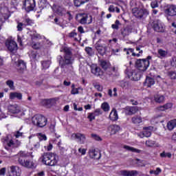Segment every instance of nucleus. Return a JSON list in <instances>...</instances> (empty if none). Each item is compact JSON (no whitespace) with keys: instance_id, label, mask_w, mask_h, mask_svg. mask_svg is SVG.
<instances>
[{"instance_id":"f257e3e1","label":"nucleus","mask_w":176,"mask_h":176,"mask_svg":"<svg viewBox=\"0 0 176 176\" xmlns=\"http://www.w3.org/2000/svg\"><path fill=\"white\" fill-rule=\"evenodd\" d=\"M63 50L65 53L64 58L59 56L58 60L60 68L65 69L68 65H72L74 61L72 60V51L71 50V48L66 47Z\"/></svg>"},{"instance_id":"f03ea898","label":"nucleus","mask_w":176,"mask_h":176,"mask_svg":"<svg viewBox=\"0 0 176 176\" xmlns=\"http://www.w3.org/2000/svg\"><path fill=\"white\" fill-rule=\"evenodd\" d=\"M58 157L57 155L53 153H44L43 155V163L45 164V166H56L57 164V162Z\"/></svg>"},{"instance_id":"7ed1b4c3","label":"nucleus","mask_w":176,"mask_h":176,"mask_svg":"<svg viewBox=\"0 0 176 176\" xmlns=\"http://www.w3.org/2000/svg\"><path fill=\"white\" fill-rule=\"evenodd\" d=\"M32 123L37 127H45L47 124V118L41 114H37L32 118Z\"/></svg>"},{"instance_id":"20e7f679","label":"nucleus","mask_w":176,"mask_h":176,"mask_svg":"<svg viewBox=\"0 0 176 176\" xmlns=\"http://www.w3.org/2000/svg\"><path fill=\"white\" fill-rule=\"evenodd\" d=\"M135 66L142 72H144L149 67V60L146 59H138L135 62Z\"/></svg>"},{"instance_id":"39448f33","label":"nucleus","mask_w":176,"mask_h":176,"mask_svg":"<svg viewBox=\"0 0 176 176\" xmlns=\"http://www.w3.org/2000/svg\"><path fill=\"white\" fill-rule=\"evenodd\" d=\"M133 14L137 19H142L146 17L149 12L146 10V9H138L135 8L133 10Z\"/></svg>"},{"instance_id":"423d86ee","label":"nucleus","mask_w":176,"mask_h":176,"mask_svg":"<svg viewBox=\"0 0 176 176\" xmlns=\"http://www.w3.org/2000/svg\"><path fill=\"white\" fill-rule=\"evenodd\" d=\"M125 74L131 80H140L141 78V75H140V73H138L137 70H131L129 72V69H126Z\"/></svg>"},{"instance_id":"0eeeda50","label":"nucleus","mask_w":176,"mask_h":176,"mask_svg":"<svg viewBox=\"0 0 176 176\" xmlns=\"http://www.w3.org/2000/svg\"><path fill=\"white\" fill-rule=\"evenodd\" d=\"M23 8L28 13H30L35 8V0H25Z\"/></svg>"},{"instance_id":"6e6552de","label":"nucleus","mask_w":176,"mask_h":176,"mask_svg":"<svg viewBox=\"0 0 176 176\" xmlns=\"http://www.w3.org/2000/svg\"><path fill=\"white\" fill-rule=\"evenodd\" d=\"M71 140H77V142L78 144H85V141H86V136L83 133H73L71 135Z\"/></svg>"},{"instance_id":"1a4fd4ad","label":"nucleus","mask_w":176,"mask_h":176,"mask_svg":"<svg viewBox=\"0 0 176 176\" xmlns=\"http://www.w3.org/2000/svg\"><path fill=\"white\" fill-rule=\"evenodd\" d=\"M18 163L22 166L23 167H25L26 168H34V164L32 161H30L28 160H24L23 158H19Z\"/></svg>"},{"instance_id":"9d476101","label":"nucleus","mask_w":176,"mask_h":176,"mask_svg":"<svg viewBox=\"0 0 176 176\" xmlns=\"http://www.w3.org/2000/svg\"><path fill=\"white\" fill-rule=\"evenodd\" d=\"M6 47H7L9 52H16L17 50V43L12 39H7L6 41Z\"/></svg>"},{"instance_id":"9b49d317","label":"nucleus","mask_w":176,"mask_h":176,"mask_svg":"<svg viewBox=\"0 0 176 176\" xmlns=\"http://www.w3.org/2000/svg\"><path fill=\"white\" fill-rule=\"evenodd\" d=\"M21 175V169L16 166H11L8 168V176H20Z\"/></svg>"},{"instance_id":"f8f14e48","label":"nucleus","mask_w":176,"mask_h":176,"mask_svg":"<svg viewBox=\"0 0 176 176\" xmlns=\"http://www.w3.org/2000/svg\"><path fill=\"white\" fill-rule=\"evenodd\" d=\"M165 14L168 16L173 17L176 16V6L174 5H168L165 7L164 9Z\"/></svg>"},{"instance_id":"ddd939ff","label":"nucleus","mask_w":176,"mask_h":176,"mask_svg":"<svg viewBox=\"0 0 176 176\" xmlns=\"http://www.w3.org/2000/svg\"><path fill=\"white\" fill-rule=\"evenodd\" d=\"M16 69H17L18 72L23 74L24 71L27 69V63L23 60H19L16 63Z\"/></svg>"},{"instance_id":"4468645a","label":"nucleus","mask_w":176,"mask_h":176,"mask_svg":"<svg viewBox=\"0 0 176 176\" xmlns=\"http://www.w3.org/2000/svg\"><path fill=\"white\" fill-rule=\"evenodd\" d=\"M151 26L156 32H164V29H163V27L162 26V23H160V20L159 19L155 20L152 22Z\"/></svg>"},{"instance_id":"2eb2a0df","label":"nucleus","mask_w":176,"mask_h":176,"mask_svg":"<svg viewBox=\"0 0 176 176\" xmlns=\"http://www.w3.org/2000/svg\"><path fill=\"white\" fill-rule=\"evenodd\" d=\"M90 68L91 74L95 75V76H102L103 74L102 70H101V68L97 66V65L92 64L91 65Z\"/></svg>"},{"instance_id":"dca6fc26","label":"nucleus","mask_w":176,"mask_h":176,"mask_svg":"<svg viewBox=\"0 0 176 176\" xmlns=\"http://www.w3.org/2000/svg\"><path fill=\"white\" fill-rule=\"evenodd\" d=\"M89 153L91 159H96V160L101 159V153L98 151H96L94 148L89 149Z\"/></svg>"},{"instance_id":"f3484780","label":"nucleus","mask_w":176,"mask_h":176,"mask_svg":"<svg viewBox=\"0 0 176 176\" xmlns=\"http://www.w3.org/2000/svg\"><path fill=\"white\" fill-rule=\"evenodd\" d=\"M94 46H95V49H96V50H98V52L99 54H100V56H104V54H105V53L107 52V47L100 44V41H98L95 44Z\"/></svg>"},{"instance_id":"a211bd4d","label":"nucleus","mask_w":176,"mask_h":176,"mask_svg":"<svg viewBox=\"0 0 176 176\" xmlns=\"http://www.w3.org/2000/svg\"><path fill=\"white\" fill-rule=\"evenodd\" d=\"M138 111V107H125V114L128 116H131V115H134L137 113Z\"/></svg>"},{"instance_id":"6ab92c4d","label":"nucleus","mask_w":176,"mask_h":176,"mask_svg":"<svg viewBox=\"0 0 176 176\" xmlns=\"http://www.w3.org/2000/svg\"><path fill=\"white\" fill-rule=\"evenodd\" d=\"M120 175L122 176H137L138 175V170H120Z\"/></svg>"},{"instance_id":"aec40b11","label":"nucleus","mask_w":176,"mask_h":176,"mask_svg":"<svg viewBox=\"0 0 176 176\" xmlns=\"http://www.w3.org/2000/svg\"><path fill=\"white\" fill-rule=\"evenodd\" d=\"M108 131H110L111 135H115L120 131V126L116 124L110 125L108 127Z\"/></svg>"},{"instance_id":"412c9836","label":"nucleus","mask_w":176,"mask_h":176,"mask_svg":"<svg viewBox=\"0 0 176 176\" xmlns=\"http://www.w3.org/2000/svg\"><path fill=\"white\" fill-rule=\"evenodd\" d=\"M153 85H155V78L146 76L144 82V86H146V87H151Z\"/></svg>"},{"instance_id":"4be33fe9","label":"nucleus","mask_w":176,"mask_h":176,"mask_svg":"<svg viewBox=\"0 0 176 176\" xmlns=\"http://www.w3.org/2000/svg\"><path fill=\"white\" fill-rule=\"evenodd\" d=\"M133 32V28L130 26H127L122 30L121 34L124 38L128 36V35L131 34Z\"/></svg>"},{"instance_id":"5701e85b","label":"nucleus","mask_w":176,"mask_h":176,"mask_svg":"<svg viewBox=\"0 0 176 176\" xmlns=\"http://www.w3.org/2000/svg\"><path fill=\"white\" fill-rule=\"evenodd\" d=\"M119 118L118 116V111H116L115 109H113L109 115V119L110 120H112L113 122H115V120H118Z\"/></svg>"},{"instance_id":"b1692460","label":"nucleus","mask_w":176,"mask_h":176,"mask_svg":"<svg viewBox=\"0 0 176 176\" xmlns=\"http://www.w3.org/2000/svg\"><path fill=\"white\" fill-rule=\"evenodd\" d=\"M154 100L158 104H162L164 102V96L161 94H155L154 96Z\"/></svg>"},{"instance_id":"393cba45","label":"nucleus","mask_w":176,"mask_h":176,"mask_svg":"<svg viewBox=\"0 0 176 176\" xmlns=\"http://www.w3.org/2000/svg\"><path fill=\"white\" fill-rule=\"evenodd\" d=\"M157 53V57L161 59L166 58V57H167V54H168L167 51L162 49L158 50Z\"/></svg>"},{"instance_id":"a878e982","label":"nucleus","mask_w":176,"mask_h":176,"mask_svg":"<svg viewBox=\"0 0 176 176\" xmlns=\"http://www.w3.org/2000/svg\"><path fill=\"white\" fill-rule=\"evenodd\" d=\"M175 127H176V119L172 120L167 123V128H168V130H169L170 131H171V130H174Z\"/></svg>"},{"instance_id":"bb28decb","label":"nucleus","mask_w":176,"mask_h":176,"mask_svg":"<svg viewBox=\"0 0 176 176\" xmlns=\"http://www.w3.org/2000/svg\"><path fill=\"white\" fill-rule=\"evenodd\" d=\"M10 100H14V98H18V100H21L23 98V95L17 92H12L10 94Z\"/></svg>"},{"instance_id":"cd10ccee","label":"nucleus","mask_w":176,"mask_h":176,"mask_svg":"<svg viewBox=\"0 0 176 176\" xmlns=\"http://www.w3.org/2000/svg\"><path fill=\"white\" fill-rule=\"evenodd\" d=\"M172 107L173 104L167 103L166 104L157 107V111H166V109H170V108H172Z\"/></svg>"},{"instance_id":"c85d7f7f","label":"nucleus","mask_w":176,"mask_h":176,"mask_svg":"<svg viewBox=\"0 0 176 176\" xmlns=\"http://www.w3.org/2000/svg\"><path fill=\"white\" fill-rule=\"evenodd\" d=\"M131 121L134 124H140L142 122V118L140 116H135L131 118Z\"/></svg>"},{"instance_id":"c756f323","label":"nucleus","mask_w":176,"mask_h":176,"mask_svg":"<svg viewBox=\"0 0 176 176\" xmlns=\"http://www.w3.org/2000/svg\"><path fill=\"white\" fill-rule=\"evenodd\" d=\"M99 63L102 69H104V71H106V69H108V67H109V63H108L107 60H99Z\"/></svg>"},{"instance_id":"7c9ffc66","label":"nucleus","mask_w":176,"mask_h":176,"mask_svg":"<svg viewBox=\"0 0 176 176\" xmlns=\"http://www.w3.org/2000/svg\"><path fill=\"white\" fill-rule=\"evenodd\" d=\"M51 64H52V61H50V60L41 61V65L43 67V69H47V68L50 67Z\"/></svg>"},{"instance_id":"2f4dec72","label":"nucleus","mask_w":176,"mask_h":176,"mask_svg":"<svg viewBox=\"0 0 176 176\" xmlns=\"http://www.w3.org/2000/svg\"><path fill=\"white\" fill-rule=\"evenodd\" d=\"M81 19H80V24H86L87 23V15L85 14H79V15Z\"/></svg>"},{"instance_id":"473e14b6","label":"nucleus","mask_w":176,"mask_h":176,"mask_svg":"<svg viewBox=\"0 0 176 176\" xmlns=\"http://www.w3.org/2000/svg\"><path fill=\"white\" fill-rule=\"evenodd\" d=\"M8 111L11 113H17V112H19L17 110V106L16 104L8 106Z\"/></svg>"},{"instance_id":"72a5a7b5","label":"nucleus","mask_w":176,"mask_h":176,"mask_svg":"<svg viewBox=\"0 0 176 176\" xmlns=\"http://www.w3.org/2000/svg\"><path fill=\"white\" fill-rule=\"evenodd\" d=\"M124 148L126 149V151H130L131 152H135V153H141V150L134 148L133 147H130V146H126V145L124 146Z\"/></svg>"},{"instance_id":"f704fd0d","label":"nucleus","mask_w":176,"mask_h":176,"mask_svg":"<svg viewBox=\"0 0 176 176\" xmlns=\"http://www.w3.org/2000/svg\"><path fill=\"white\" fill-rule=\"evenodd\" d=\"M152 133L151 132V131H149L148 129V128H145L144 131H143L142 135L140 136L141 138H144V137H149L150 135H151Z\"/></svg>"},{"instance_id":"c9c22d12","label":"nucleus","mask_w":176,"mask_h":176,"mask_svg":"<svg viewBox=\"0 0 176 176\" xmlns=\"http://www.w3.org/2000/svg\"><path fill=\"white\" fill-rule=\"evenodd\" d=\"M23 24H25V27L26 25H32V24H34V21L30 18L25 17L23 21Z\"/></svg>"},{"instance_id":"e433bc0d","label":"nucleus","mask_w":176,"mask_h":176,"mask_svg":"<svg viewBox=\"0 0 176 176\" xmlns=\"http://www.w3.org/2000/svg\"><path fill=\"white\" fill-rule=\"evenodd\" d=\"M58 100L57 98H51V99H45L44 100V102L46 104H56V102Z\"/></svg>"},{"instance_id":"4c0bfd02","label":"nucleus","mask_w":176,"mask_h":176,"mask_svg":"<svg viewBox=\"0 0 176 176\" xmlns=\"http://www.w3.org/2000/svg\"><path fill=\"white\" fill-rule=\"evenodd\" d=\"M101 108L104 111V112H108V111H109V104L108 102H104L102 104Z\"/></svg>"},{"instance_id":"58836bf2","label":"nucleus","mask_w":176,"mask_h":176,"mask_svg":"<svg viewBox=\"0 0 176 176\" xmlns=\"http://www.w3.org/2000/svg\"><path fill=\"white\" fill-rule=\"evenodd\" d=\"M160 157H168V159H171V153H166V151H163L160 154Z\"/></svg>"},{"instance_id":"ea45409f","label":"nucleus","mask_w":176,"mask_h":176,"mask_svg":"<svg viewBox=\"0 0 176 176\" xmlns=\"http://www.w3.org/2000/svg\"><path fill=\"white\" fill-rule=\"evenodd\" d=\"M54 10L56 13H58V14H60V13L63 12V8L58 6H56L54 7Z\"/></svg>"},{"instance_id":"a19ab883","label":"nucleus","mask_w":176,"mask_h":176,"mask_svg":"<svg viewBox=\"0 0 176 176\" xmlns=\"http://www.w3.org/2000/svg\"><path fill=\"white\" fill-rule=\"evenodd\" d=\"M38 137L40 141H46V140H47V138L46 137V135H45L42 133H39L38 134Z\"/></svg>"},{"instance_id":"79ce46f5","label":"nucleus","mask_w":176,"mask_h":176,"mask_svg":"<svg viewBox=\"0 0 176 176\" xmlns=\"http://www.w3.org/2000/svg\"><path fill=\"white\" fill-rule=\"evenodd\" d=\"M74 6H76L77 8H79L80 5H83L85 3V1L82 0H74Z\"/></svg>"},{"instance_id":"37998d69","label":"nucleus","mask_w":176,"mask_h":176,"mask_svg":"<svg viewBox=\"0 0 176 176\" xmlns=\"http://www.w3.org/2000/svg\"><path fill=\"white\" fill-rule=\"evenodd\" d=\"M120 25V21H119V20H116L115 22V24H113L111 27L112 28H113V30H119Z\"/></svg>"},{"instance_id":"c03bdc74","label":"nucleus","mask_w":176,"mask_h":176,"mask_svg":"<svg viewBox=\"0 0 176 176\" xmlns=\"http://www.w3.org/2000/svg\"><path fill=\"white\" fill-rule=\"evenodd\" d=\"M6 85L10 87V89H14V82H13V80H8L6 82Z\"/></svg>"},{"instance_id":"a18cd8bd","label":"nucleus","mask_w":176,"mask_h":176,"mask_svg":"<svg viewBox=\"0 0 176 176\" xmlns=\"http://www.w3.org/2000/svg\"><path fill=\"white\" fill-rule=\"evenodd\" d=\"M23 27H25V24H24L23 23L19 22L16 28L18 31H23Z\"/></svg>"},{"instance_id":"49530a36","label":"nucleus","mask_w":176,"mask_h":176,"mask_svg":"<svg viewBox=\"0 0 176 176\" xmlns=\"http://www.w3.org/2000/svg\"><path fill=\"white\" fill-rule=\"evenodd\" d=\"M168 76H170V79H176V73L175 72H169L168 73Z\"/></svg>"},{"instance_id":"de8ad7c7","label":"nucleus","mask_w":176,"mask_h":176,"mask_svg":"<svg viewBox=\"0 0 176 176\" xmlns=\"http://www.w3.org/2000/svg\"><path fill=\"white\" fill-rule=\"evenodd\" d=\"M151 6L152 9H155V8H159V3H157V1H152L151 3Z\"/></svg>"},{"instance_id":"09e8293b","label":"nucleus","mask_w":176,"mask_h":176,"mask_svg":"<svg viewBox=\"0 0 176 176\" xmlns=\"http://www.w3.org/2000/svg\"><path fill=\"white\" fill-rule=\"evenodd\" d=\"M102 111H101L100 109H96L94 112V115L95 116H100V115H102Z\"/></svg>"},{"instance_id":"8fccbe9b","label":"nucleus","mask_w":176,"mask_h":176,"mask_svg":"<svg viewBox=\"0 0 176 176\" xmlns=\"http://www.w3.org/2000/svg\"><path fill=\"white\" fill-rule=\"evenodd\" d=\"M88 119H89L90 122L96 119V116L94 115V113H89L88 116Z\"/></svg>"},{"instance_id":"3c124183","label":"nucleus","mask_w":176,"mask_h":176,"mask_svg":"<svg viewBox=\"0 0 176 176\" xmlns=\"http://www.w3.org/2000/svg\"><path fill=\"white\" fill-rule=\"evenodd\" d=\"M92 138L95 139L96 141H102V139H101V138L100 136H98V135H96L94 133H92L91 135Z\"/></svg>"},{"instance_id":"603ef678","label":"nucleus","mask_w":176,"mask_h":176,"mask_svg":"<svg viewBox=\"0 0 176 176\" xmlns=\"http://www.w3.org/2000/svg\"><path fill=\"white\" fill-rule=\"evenodd\" d=\"M55 129H56V123L51 124L50 126V130L51 133H54V131H56Z\"/></svg>"},{"instance_id":"864d4df0","label":"nucleus","mask_w":176,"mask_h":176,"mask_svg":"<svg viewBox=\"0 0 176 176\" xmlns=\"http://www.w3.org/2000/svg\"><path fill=\"white\" fill-rule=\"evenodd\" d=\"M146 145L147 146H153V145H155V142L152 140H147L146 141Z\"/></svg>"},{"instance_id":"5fc2aeb1","label":"nucleus","mask_w":176,"mask_h":176,"mask_svg":"<svg viewBox=\"0 0 176 176\" xmlns=\"http://www.w3.org/2000/svg\"><path fill=\"white\" fill-rule=\"evenodd\" d=\"M120 86H121V87H122V89H126V88H127V86H129V82L122 81L120 82Z\"/></svg>"},{"instance_id":"6e6d98bb","label":"nucleus","mask_w":176,"mask_h":176,"mask_svg":"<svg viewBox=\"0 0 176 176\" xmlns=\"http://www.w3.org/2000/svg\"><path fill=\"white\" fill-rule=\"evenodd\" d=\"M19 159H23V157H27V154L24 151H20L19 153Z\"/></svg>"},{"instance_id":"4d7b16f0","label":"nucleus","mask_w":176,"mask_h":176,"mask_svg":"<svg viewBox=\"0 0 176 176\" xmlns=\"http://www.w3.org/2000/svg\"><path fill=\"white\" fill-rule=\"evenodd\" d=\"M39 38H41V35L36 32L32 35V39H39Z\"/></svg>"},{"instance_id":"13d9d810","label":"nucleus","mask_w":176,"mask_h":176,"mask_svg":"<svg viewBox=\"0 0 176 176\" xmlns=\"http://www.w3.org/2000/svg\"><path fill=\"white\" fill-rule=\"evenodd\" d=\"M71 94L75 95V94H79V89L74 88L72 89Z\"/></svg>"},{"instance_id":"bf43d9fd","label":"nucleus","mask_w":176,"mask_h":176,"mask_svg":"<svg viewBox=\"0 0 176 176\" xmlns=\"http://www.w3.org/2000/svg\"><path fill=\"white\" fill-rule=\"evenodd\" d=\"M85 52H87V53L88 54L91 56V52H93V49H91V47H87L85 48Z\"/></svg>"},{"instance_id":"052dcab7","label":"nucleus","mask_w":176,"mask_h":176,"mask_svg":"<svg viewBox=\"0 0 176 176\" xmlns=\"http://www.w3.org/2000/svg\"><path fill=\"white\" fill-rule=\"evenodd\" d=\"M79 153H81V155H86V149L80 148H78Z\"/></svg>"},{"instance_id":"680f3d73","label":"nucleus","mask_w":176,"mask_h":176,"mask_svg":"<svg viewBox=\"0 0 176 176\" xmlns=\"http://www.w3.org/2000/svg\"><path fill=\"white\" fill-rule=\"evenodd\" d=\"M160 173H162V169H160V168H157L156 170H154L155 175H159Z\"/></svg>"},{"instance_id":"e2e57ef3","label":"nucleus","mask_w":176,"mask_h":176,"mask_svg":"<svg viewBox=\"0 0 176 176\" xmlns=\"http://www.w3.org/2000/svg\"><path fill=\"white\" fill-rule=\"evenodd\" d=\"M6 173V168H2L0 169V175H5V173Z\"/></svg>"},{"instance_id":"0e129e2a","label":"nucleus","mask_w":176,"mask_h":176,"mask_svg":"<svg viewBox=\"0 0 176 176\" xmlns=\"http://www.w3.org/2000/svg\"><path fill=\"white\" fill-rule=\"evenodd\" d=\"M23 136V133L20 132V131H16V134H15V137L16 138H19V137H22Z\"/></svg>"},{"instance_id":"69168bd1","label":"nucleus","mask_w":176,"mask_h":176,"mask_svg":"<svg viewBox=\"0 0 176 176\" xmlns=\"http://www.w3.org/2000/svg\"><path fill=\"white\" fill-rule=\"evenodd\" d=\"M172 67H176V56L173 58V61L171 62Z\"/></svg>"},{"instance_id":"338daca9","label":"nucleus","mask_w":176,"mask_h":176,"mask_svg":"<svg viewBox=\"0 0 176 176\" xmlns=\"http://www.w3.org/2000/svg\"><path fill=\"white\" fill-rule=\"evenodd\" d=\"M78 32H80L81 34H85V30H83V27L79 26L78 28Z\"/></svg>"},{"instance_id":"774afa93","label":"nucleus","mask_w":176,"mask_h":176,"mask_svg":"<svg viewBox=\"0 0 176 176\" xmlns=\"http://www.w3.org/2000/svg\"><path fill=\"white\" fill-rule=\"evenodd\" d=\"M109 12H115V7L111 5L109 8Z\"/></svg>"}]
</instances>
